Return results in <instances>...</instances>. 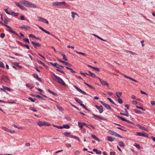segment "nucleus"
I'll use <instances>...</instances> for the list:
<instances>
[{
  "label": "nucleus",
  "instance_id": "b1692460",
  "mask_svg": "<svg viewBox=\"0 0 155 155\" xmlns=\"http://www.w3.org/2000/svg\"><path fill=\"white\" fill-rule=\"evenodd\" d=\"M108 133L112 135H114L115 136L116 134V133L111 130H109L108 131Z\"/></svg>",
  "mask_w": 155,
  "mask_h": 155
},
{
  "label": "nucleus",
  "instance_id": "a211bd4d",
  "mask_svg": "<svg viewBox=\"0 0 155 155\" xmlns=\"http://www.w3.org/2000/svg\"><path fill=\"white\" fill-rule=\"evenodd\" d=\"M61 62L63 63V64H64L65 65L69 67H71L72 66V65L71 64H69L68 62H66L64 61H61Z\"/></svg>",
  "mask_w": 155,
  "mask_h": 155
},
{
  "label": "nucleus",
  "instance_id": "473e14b6",
  "mask_svg": "<svg viewBox=\"0 0 155 155\" xmlns=\"http://www.w3.org/2000/svg\"><path fill=\"white\" fill-rule=\"evenodd\" d=\"M75 51L78 54H81V55H82L84 56H86L87 55V54H85V53H83L82 52H79V51Z\"/></svg>",
  "mask_w": 155,
  "mask_h": 155
},
{
  "label": "nucleus",
  "instance_id": "58836bf2",
  "mask_svg": "<svg viewBox=\"0 0 155 155\" xmlns=\"http://www.w3.org/2000/svg\"><path fill=\"white\" fill-rule=\"evenodd\" d=\"M12 126L13 127H15V128H18V129H22V127H18L17 126V125H15V124H13L12 125Z\"/></svg>",
  "mask_w": 155,
  "mask_h": 155
},
{
  "label": "nucleus",
  "instance_id": "c9c22d12",
  "mask_svg": "<svg viewBox=\"0 0 155 155\" xmlns=\"http://www.w3.org/2000/svg\"><path fill=\"white\" fill-rule=\"evenodd\" d=\"M11 15H12L15 17H16V16H18V15L19 14L18 13H15L14 12H12V13H11Z\"/></svg>",
  "mask_w": 155,
  "mask_h": 155
},
{
  "label": "nucleus",
  "instance_id": "6e6552de",
  "mask_svg": "<svg viewBox=\"0 0 155 155\" xmlns=\"http://www.w3.org/2000/svg\"><path fill=\"white\" fill-rule=\"evenodd\" d=\"M97 78H98L100 81L101 82V84L102 85H104L106 86H109V84L105 81L103 80L102 79L100 78H99V77Z\"/></svg>",
  "mask_w": 155,
  "mask_h": 155
},
{
  "label": "nucleus",
  "instance_id": "20e7f679",
  "mask_svg": "<svg viewBox=\"0 0 155 155\" xmlns=\"http://www.w3.org/2000/svg\"><path fill=\"white\" fill-rule=\"evenodd\" d=\"M1 79L6 83L9 84L10 83V80L9 78L5 75L2 76Z\"/></svg>",
  "mask_w": 155,
  "mask_h": 155
},
{
  "label": "nucleus",
  "instance_id": "4d7b16f0",
  "mask_svg": "<svg viewBox=\"0 0 155 155\" xmlns=\"http://www.w3.org/2000/svg\"><path fill=\"white\" fill-rule=\"evenodd\" d=\"M120 114L122 115H124V116H125L127 117H128L129 116V115L127 113V114H125V113H121V112H120Z\"/></svg>",
  "mask_w": 155,
  "mask_h": 155
},
{
  "label": "nucleus",
  "instance_id": "f704fd0d",
  "mask_svg": "<svg viewBox=\"0 0 155 155\" xmlns=\"http://www.w3.org/2000/svg\"><path fill=\"white\" fill-rule=\"evenodd\" d=\"M71 14H72V17L73 19L75 18V15H78V14L76 13L75 12H72Z\"/></svg>",
  "mask_w": 155,
  "mask_h": 155
},
{
  "label": "nucleus",
  "instance_id": "2f4dec72",
  "mask_svg": "<svg viewBox=\"0 0 155 155\" xmlns=\"http://www.w3.org/2000/svg\"><path fill=\"white\" fill-rule=\"evenodd\" d=\"M91 136L94 139L98 141L99 142L100 141V140L95 135L91 134Z\"/></svg>",
  "mask_w": 155,
  "mask_h": 155
},
{
  "label": "nucleus",
  "instance_id": "bb28decb",
  "mask_svg": "<svg viewBox=\"0 0 155 155\" xmlns=\"http://www.w3.org/2000/svg\"><path fill=\"white\" fill-rule=\"evenodd\" d=\"M119 145L121 147H124L125 146L124 143L121 141H119L118 142Z\"/></svg>",
  "mask_w": 155,
  "mask_h": 155
},
{
  "label": "nucleus",
  "instance_id": "6ab92c4d",
  "mask_svg": "<svg viewBox=\"0 0 155 155\" xmlns=\"http://www.w3.org/2000/svg\"><path fill=\"white\" fill-rule=\"evenodd\" d=\"M15 3L16 5L18 7L20 8L21 9H23L24 7L23 6H21L19 3L17 2H15Z\"/></svg>",
  "mask_w": 155,
  "mask_h": 155
},
{
  "label": "nucleus",
  "instance_id": "9d476101",
  "mask_svg": "<svg viewBox=\"0 0 155 155\" xmlns=\"http://www.w3.org/2000/svg\"><path fill=\"white\" fill-rule=\"evenodd\" d=\"M137 134L136 135L137 136H142L143 137H148L145 134L146 133L144 132H143L142 133L137 132Z\"/></svg>",
  "mask_w": 155,
  "mask_h": 155
},
{
  "label": "nucleus",
  "instance_id": "72a5a7b5",
  "mask_svg": "<svg viewBox=\"0 0 155 155\" xmlns=\"http://www.w3.org/2000/svg\"><path fill=\"white\" fill-rule=\"evenodd\" d=\"M35 97L37 98H40L42 100H46V99L45 98H44L42 97H41L40 95H36V96H35Z\"/></svg>",
  "mask_w": 155,
  "mask_h": 155
},
{
  "label": "nucleus",
  "instance_id": "052dcab7",
  "mask_svg": "<svg viewBox=\"0 0 155 155\" xmlns=\"http://www.w3.org/2000/svg\"><path fill=\"white\" fill-rule=\"evenodd\" d=\"M56 70L58 71H59V72H61V73L63 74H65V73L64 71H62L61 70H59V69H56Z\"/></svg>",
  "mask_w": 155,
  "mask_h": 155
},
{
  "label": "nucleus",
  "instance_id": "de8ad7c7",
  "mask_svg": "<svg viewBox=\"0 0 155 155\" xmlns=\"http://www.w3.org/2000/svg\"><path fill=\"white\" fill-rule=\"evenodd\" d=\"M30 109L31 110H32L35 112H36L37 111V110L34 107H30Z\"/></svg>",
  "mask_w": 155,
  "mask_h": 155
},
{
  "label": "nucleus",
  "instance_id": "5701e85b",
  "mask_svg": "<svg viewBox=\"0 0 155 155\" xmlns=\"http://www.w3.org/2000/svg\"><path fill=\"white\" fill-rule=\"evenodd\" d=\"M37 61L38 62V64L42 65L43 66H44L45 67V64L44 63L42 62L41 61L39 60L38 59H37Z\"/></svg>",
  "mask_w": 155,
  "mask_h": 155
},
{
  "label": "nucleus",
  "instance_id": "c756f323",
  "mask_svg": "<svg viewBox=\"0 0 155 155\" xmlns=\"http://www.w3.org/2000/svg\"><path fill=\"white\" fill-rule=\"evenodd\" d=\"M75 100L79 104H80L81 103H82V101H81V100H79L77 97H76L75 98Z\"/></svg>",
  "mask_w": 155,
  "mask_h": 155
},
{
  "label": "nucleus",
  "instance_id": "0eeeda50",
  "mask_svg": "<svg viewBox=\"0 0 155 155\" xmlns=\"http://www.w3.org/2000/svg\"><path fill=\"white\" fill-rule=\"evenodd\" d=\"M37 17L39 19L38 20L39 21H42L46 24H48L49 23L48 21L45 19H44L42 17L40 16H38Z\"/></svg>",
  "mask_w": 155,
  "mask_h": 155
},
{
  "label": "nucleus",
  "instance_id": "393cba45",
  "mask_svg": "<svg viewBox=\"0 0 155 155\" xmlns=\"http://www.w3.org/2000/svg\"><path fill=\"white\" fill-rule=\"evenodd\" d=\"M93 36L96 37L98 39H100V40H101V41H107L106 40L103 39L102 38H101L100 37L98 36H97L96 35H95V34H93Z\"/></svg>",
  "mask_w": 155,
  "mask_h": 155
},
{
  "label": "nucleus",
  "instance_id": "a19ab883",
  "mask_svg": "<svg viewBox=\"0 0 155 155\" xmlns=\"http://www.w3.org/2000/svg\"><path fill=\"white\" fill-rule=\"evenodd\" d=\"M61 55L63 56V59L65 60L66 61H67L68 60V59L67 58H66V56L64 54H61Z\"/></svg>",
  "mask_w": 155,
  "mask_h": 155
},
{
  "label": "nucleus",
  "instance_id": "49530a36",
  "mask_svg": "<svg viewBox=\"0 0 155 155\" xmlns=\"http://www.w3.org/2000/svg\"><path fill=\"white\" fill-rule=\"evenodd\" d=\"M118 99V102L120 104H122L123 103V100H122L120 98H119Z\"/></svg>",
  "mask_w": 155,
  "mask_h": 155
},
{
  "label": "nucleus",
  "instance_id": "5fc2aeb1",
  "mask_svg": "<svg viewBox=\"0 0 155 155\" xmlns=\"http://www.w3.org/2000/svg\"><path fill=\"white\" fill-rule=\"evenodd\" d=\"M93 69L98 72H99L100 71V69L99 68L96 67H94Z\"/></svg>",
  "mask_w": 155,
  "mask_h": 155
},
{
  "label": "nucleus",
  "instance_id": "603ef678",
  "mask_svg": "<svg viewBox=\"0 0 155 155\" xmlns=\"http://www.w3.org/2000/svg\"><path fill=\"white\" fill-rule=\"evenodd\" d=\"M135 146L138 149H140V145L137 143H136L135 145Z\"/></svg>",
  "mask_w": 155,
  "mask_h": 155
},
{
  "label": "nucleus",
  "instance_id": "c03bdc74",
  "mask_svg": "<svg viewBox=\"0 0 155 155\" xmlns=\"http://www.w3.org/2000/svg\"><path fill=\"white\" fill-rule=\"evenodd\" d=\"M107 99L110 101L113 104L116 105V104L114 103V101L110 98H107Z\"/></svg>",
  "mask_w": 155,
  "mask_h": 155
},
{
  "label": "nucleus",
  "instance_id": "1a4fd4ad",
  "mask_svg": "<svg viewBox=\"0 0 155 155\" xmlns=\"http://www.w3.org/2000/svg\"><path fill=\"white\" fill-rule=\"evenodd\" d=\"M74 87L79 92H81V93L84 94L88 95V94L87 93H86L85 92H84V91H82L78 87H77L76 86H74Z\"/></svg>",
  "mask_w": 155,
  "mask_h": 155
},
{
  "label": "nucleus",
  "instance_id": "bf43d9fd",
  "mask_svg": "<svg viewBox=\"0 0 155 155\" xmlns=\"http://www.w3.org/2000/svg\"><path fill=\"white\" fill-rule=\"evenodd\" d=\"M23 40L24 41L27 42L28 44H29L30 42L28 38L24 39Z\"/></svg>",
  "mask_w": 155,
  "mask_h": 155
},
{
  "label": "nucleus",
  "instance_id": "6e6d98bb",
  "mask_svg": "<svg viewBox=\"0 0 155 155\" xmlns=\"http://www.w3.org/2000/svg\"><path fill=\"white\" fill-rule=\"evenodd\" d=\"M53 126L55 127H57V128L58 129H62L63 128V127L62 126H58L56 125H53Z\"/></svg>",
  "mask_w": 155,
  "mask_h": 155
},
{
  "label": "nucleus",
  "instance_id": "3c124183",
  "mask_svg": "<svg viewBox=\"0 0 155 155\" xmlns=\"http://www.w3.org/2000/svg\"><path fill=\"white\" fill-rule=\"evenodd\" d=\"M63 135L66 136H68V135H69L70 134V133L68 132H65L63 134Z\"/></svg>",
  "mask_w": 155,
  "mask_h": 155
},
{
  "label": "nucleus",
  "instance_id": "7c9ffc66",
  "mask_svg": "<svg viewBox=\"0 0 155 155\" xmlns=\"http://www.w3.org/2000/svg\"><path fill=\"white\" fill-rule=\"evenodd\" d=\"M53 66L57 68L61 69V68L59 67V65L56 62H55L54 63Z\"/></svg>",
  "mask_w": 155,
  "mask_h": 155
},
{
  "label": "nucleus",
  "instance_id": "4468645a",
  "mask_svg": "<svg viewBox=\"0 0 155 155\" xmlns=\"http://www.w3.org/2000/svg\"><path fill=\"white\" fill-rule=\"evenodd\" d=\"M8 31L12 33L15 34L17 36L19 37V36L18 34V33H17L16 32L14 31L11 28H10L8 29Z\"/></svg>",
  "mask_w": 155,
  "mask_h": 155
},
{
  "label": "nucleus",
  "instance_id": "a878e982",
  "mask_svg": "<svg viewBox=\"0 0 155 155\" xmlns=\"http://www.w3.org/2000/svg\"><path fill=\"white\" fill-rule=\"evenodd\" d=\"M88 73L90 74L91 76L92 77L97 78V77H96V75L94 74L91 73L90 71H88Z\"/></svg>",
  "mask_w": 155,
  "mask_h": 155
},
{
  "label": "nucleus",
  "instance_id": "7ed1b4c3",
  "mask_svg": "<svg viewBox=\"0 0 155 155\" xmlns=\"http://www.w3.org/2000/svg\"><path fill=\"white\" fill-rule=\"evenodd\" d=\"M37 124L40 126L42 127V126H50V124L46 122H42L40 121L37 123Z\"/></svg>",
  "mask_w": 155,
  "mask_h": 155
},
{
  "label": "nucleus",
  "instance_id": "cd10ccee",
  "mask_svg": "<svg viewBox=\"0 0 155 155\" xmlns=\"http://www.w3.org/2000/svg\"><path fill=\"white\" fill-rule=\"evenodd\" d=\"M122 93H121V92H116V95L117 97L118 98H120V97L119 95L121 96L122 95Z\"/></svg>",
  "mask_w": 155,
  "mask_h": 155
},
{
  "label": "nucleus",
  "instance_id": "4be33fe9",
  "mask_svg": "<svg viewBox=\"0 0 155 155\" xmlns=\"http://www.w3.org/2000/svg\"><path fill=\"white\" fill-rule=\"evenodd\" d=\"M20 28L21 29H23V28H25L26 30H28L30 28V27L29 26L25 27V25H23L21 26L20 27Z\"/></svg>",
  "mask_w": 155,
  "mask_h": 155
},
{
  "label": "nucleus",
  "instance_id": "680f3d73",
  "mask_svg": "<svg viewBox=\"0 0 155 155\" xmlns=\"http://www.w3.org/2000/svg\"><path fill=\"white\" fill-rule=\"evenodd\" d=\"M22 46L23 47H26L28 49H29V46L27 45H24L23 44V45H22Z\"/></svg>",
  "mask_w": 155,
  "mask_h": 155
},
{
  "label": "nucleus",
  "instance_id": "f8f14e48",
  "mask_svg": "<svg viewBox=\"0 0 155 155\" xmlns=\"http://www.w3.org/2000/svg\"><path fill=\"white\" fill-rule=\"evenodd\" d=\"M65 4V2H55L53 3V5H62Z\"/></svg>",
  "mask_w": 155,
  "mask_h": 155
},
{
  "label": "nucleus",
  "instance_id": "dca6fc26",
  "mask_svg": "<svg viewBox=\"0 0 155 155\" xmlns=\"http://www.w3.org/2000/svg\"><path fill=\"white\" fill-rule=\"evenodd\" d=\"M38 27L40 29H41L43 31L45 32L46 33L48 34H50V33L49 32L45 30L44 28H43L42 27L40 26H39Z\"/></svg>",
  "mask_w": 155,
  "mask_h": 155
},
{
  "label": "nucleus",
  "instance_id": "13d9d810",
  "mask_svg": "<svg viewBox=\"0 0 155 155\" xmlns=\"http://www.w3.org/2000/svg\"><path fill=\"white\" fill-rule=\"evenodd\" d=\"M5 36V34L4 33H2L0 35V37L2 38H3Z\"/></svg>",
  "mask_w": 155,
  "mask_h": 155
},
{
  "label": "nucleus",
  "instance_id": "412c9836",
  "mask_svg": "<svg viewBox=\"0 0 155 155\" xmlns=\"http://www.w3.org/2000/svg\"><path fill=\"white\" fill-rule=\"evenodd\" d=\"M31 44L32 45H35L36 46H37V47H40L41 46V44H40L39 43H35V42H33V41H32L31 42Z\"/></svg>",
  "mask_w": 155,
  "mask_h": 155
},
{
  "label": "nucleus",
  "instance_id": "e2e57ef3",
  "mask_svg": "<svg viewBox=\"0 0 155 155\" xmlns=\"http://www.w3.org/2000/svg\"><path fill=\"white\" fill-rule=\"evenodd\" d=\"M80 153V152L79 151L77 150L75 152V154L76 155H78Z\"/></svg>",
  "mask_w": 155,
  "mask_h": 155
},
{
  "label": "nucleus",
  "instance_id": "423d86ee",
  "mask_svg": "<svg viewBox=\"0 0 155 155\" xmlns=\"http://www.w3.org/2000/svg\"><path fill=\"white\" fill-rule=\"evenodd\" d=\"M99 102L101 103L103 105H104L107 109L110 110H111L112 109L110 107L109 105L101 101H99Z\"/></svg>",
  "mask_w": 155,
  "mask_h": 155
},
{
  "label": "nucleus",
  "instance_id": "774afa93",
  "mask_svg": "<svg viewBox=\"0 0 155 155\" xmlns=\"http://www.w3.org/2000/svg\"><path fill=\"white\" fill-rule=\"evenodd\" d=\"M115 152H111L110 153V155H115Z\"/></svg>",
  "mask_w": 155,
  "mask_h": 155
},
{
  "label": "nucleus",
  "instance_id": "f3484780",
  "mask_svg": "<svg viewBox=\"0 0 155 155\" xmlns=\"http://www.w3.org/2000/svg\"><path fill=\"white\" fill-rule=\"evenodd\" d=\"M92 115L93 116H94V117H97V118H99V119H100L101 120H105V119L103 118V117H101V116H98L97 115L95 114H92Z\"/></svg>",
  "mask_w": 155,
  "mask_h": 155
},
{
  "label": "nucleus",
  "instance_id": "69168bd1",
  "mask_svg": "<svg viewBox=\"0 0 155 155\" xmlns=\"http://www.w3.org/2000/svg\"><path fill=\"white\" fill-rule=\"evenodd\" d=\"M2 129L4 130H5V131H7V129L8 128H7L6 127H4V126H2Z\"/></svg>",
  "mask_w": 155,
  "mask_h": 155
},
{
  "label": "nucleus",
  "instance_id": "79ce46f5",
  "mask_svg": "<svg viewBox=\"0 0 155 155\" xmlns=\"http://www.w3.org/2000/svg\"><path fill=\"white\" fill-rule=\"evenodd\" d=\"M84 84H85L87 86H88L89 87L91 88H92V89H94L95 88L94 87H93L92 86L89 85V84H88L86 83V82H84Z\"/></svg>",
  "mask_w": 155,
  "mask_h": 155
},
{
  "label": "nucleus",
  "instance_id": "c85d7f7f",
  "mask_svg": "<svg viewBox=\"0 0 155 155\" xmlns=\"http://www.w3.org/2000/svg\"><path fill=\"white\" fill-rule=\"evenodd\" d=\"M47 91L48 92H49L51 94H52L54 96H57V94L56 93L54 92L53 91H51L50 90L48 89Z\"/></svg>",
  "mask_w": 155,
  "mask_h": 155
},
{
  "label": "nucleus",
  "instance_id": "0e129e2a",
  "mask_svg": "<svg viewBox=\"0 0 155 155\" xmlns=\"http://www.w3.org/2000/svg\"><path fill=\"white\" fill-rule=\"evenodd\" d=\"M5 12L7 14H8V15H11V13H10L8 11L7 9H5Z\"/></svg>",
  "mask_w": 155,
  "mask_h": 155
},
{
  "label": "nucleus",
  "instance_id": "f257e3e1",
  "mask_svg": "<svg viewBox=\"0 0 155 155\" xmlns=\"http://www.w3.org/2000/svg\"><path fill=\"white\" fill-rule=\"evenodd\" d=\"M52 78L55 81L57 82L59 84L63 85L64 86H66V84L63 80L60 78L56 75L54 74H52Z\"/></svg>",
  "mask_w": 155,
  "mask_h": 155
},
{
  "label": "nucleus",
  "instance_id": "2eb2a0df",
  "mask_svg": "<svg viewBox=\"0 0 155 155\" xmlns=\"http://www.w3.org/2000/svg\"><path fill=\"white\" fill-rule=\"evenodd\" d=\"M32 76L34 78H35L36 79L38 80V81H41V79L38 77V75L36 74H32Z\"/></svg>",
  "mask_w": 155,
  "mask_h": 155
},
{
  "label": "nucleus",
  "instance_id": "9b49d317",
  "mask_svg": "<svg viewBox=\"0 0 155 155\" xmlns=\"http://www.w3.org/2000/svg\"><path fill=\"white\" fill-rule=\"evenodd\" d=\"M96 107L100 113H102L103 111V109L102 106L99 107L97 105L95 106Z\"/></svg>",
  "mask_w": 155,
  "mask_h": 155
},
{
  "label": "nucleus",
  "instance_id": "864d4df0",
  "mask_svg": "<svg viewBox=\"0 0 155 155\" xmlns=\"http://www.w3.org/2000/svg\"><path fill=\"white\" fill-rule=\"evenodd\" d=\"M0 67L2 68H5V66L4 63L3 62L0 63Z\"/></svg>",
  "mask_w": 155,
  "mask_h": 155
},
{
  "label": "nucleus",
  "instance_id": "4c0bfd02",
  "mask_svg": "<svg viewBox=\"0 0 155 155\" xmlns=\"http://www.w3.org/2000/svg\"><path fill=\"white\" fill-rule=\"evenodd\" d=\"M2 87L3 88H4V91H5V90H7L9 91H10V89L7 87H5V86H2Z\"/></svg>",
  "mask_w": 155,
  "mask_h": 155
},
{
  "label": "nucleus",
  "instance_id": "338daca9",
  "mask_svg": "<svg viewBox=\"0 0 155 155\" xmlns=\"http://www.w3.org/2000/svg\"><path fill=\"white\" fill-rule=\"evenodd\" d=\"M151 104L152 105H155V101H151Z\"/></svg>",
  "mask_w": 155,
  "mask_h": 155
},
{
  "label": "nucleus",
  "instance_id": "aec40b11",
  "mask_svg": "<svg viewBox=\"0 0 155 155\" xmlns=\"http://www.w3.org/2000/svg\"><path fill=\"white\" fill-rule=\"evenodd\" d=\"M115 139L114 138H112L110 136H108L107 137V140L108 141H109L112 142Z\"/></svg>",
  "mask_w": 155,
  "mask_h": 155
},
{
  "label": "nucleus",
  "instance_id": "09e8293b",
  "mask_svg": "<svg viewBox=\"0 0 155 155\" xmlns=\"http://www.w3.org/2000/svg\"><path fill=\"white\" fill-rule=\"evenodd\" d=\"M78 125L80 128H82L83 127V124L80 122H78Z\"/></svg>",
  "mask_w": 155,
  "mask_h": 155
},
{
  "label": "nucleus",
  "instance_id": "39448f33",
  "mask_svg": "<svg viewBox=\"0 0 155 155\" xmlns=\"http://www.w3.org/2000/svg\"><path fill=\"white\" fill-rule=\"evenodd\" d=\"M117 117L118 118L120 119V120H122L127 122V123H128L129 124H131L132 125H134V124L133 122H132L130 121V120H128L125 119V118H123L122 117H121L119 116H117Z\"/></svg>",
  "mask_w": 155,
  "mask_h": 155
},
{
  "label": "nucleus",
  "instance_id": "8fccbe9b",
  "mask_svg": "<svg viewBox=\"0 0 155 155\" xmlns=\"http://www.w3.org/2000/svg\"><path fill=\"white\" fill-rule=\"evenodd\" d=\"M136 107H137V108L138 109H141L143 111H145V110L142 107H140V106H136Z\"/></svg>",
  "mask_w": 155,
  "mask_h": 155
},
{
  "label": "nucleus",
  "instance_id": "f03ea898",
  "mask_svg": "<svg viewBox=\"0 0 155 155\" xmlns=\"http://www.w3.org/2000/svg\"><path fill=\"white\" fill-rule=\"evenodd\" d=\"M21 3L22 4L25 5V6L27 7L33 8H36V6L35 5L27 1H26L25 0H23L21 2Z\"/></svg>",
  "mask_w": 155,
  "mask_h": 155
},
{
  "label": "nucleus",
  "instance_id": "ddd939ff",
  "mask_svg": "<svg viewBox=\"0 0 155 155\" xmlns=\"http://www.w3.org/2000/svg\"><path fill=\"white\" fill-rule=\"evenodd\" d=\"M137 126L140 129H141L142 130H143L145 131H148V130L146 128H145V127L143 126H140L139 124H137Z\"/></svg>",
  "mask_w": 155,
  "mask_h": 155
},
{
  "label": "nucleus",
  "instance_id": "ea45409f",
  "mask_svg": "<svg viewBox=\"0 0 155 155\" xmlns=\"http://www.w3.org/2000/svg\"><path fill=\"white\" fill-rule=\"evenodd\" d=\"M134 111L137 114H142V113L141 111L137 109H134Z\"/></svg>",
  "mask_w": 155,
  "mask_h": 155
},
{
  "label": "nucleus",
  "instance_id": "37998d69",
  "mask_svg": "<svg viewBox=\"0 0 155 155\" xmlns=\"http://www.w3.org/2000/svg\"><path fill=\"white\" fill-rule=\"evenodd\" d=\"M63 128H66V129H69L70 128V126L68 125H64L62 127Z\"/></svg>",
  "mask_w": 155,
  "mask_h": 155
},
{
  "label": "nucleus",
  "instance_id": "e433bc0d",
  "mask_svg": "<svg viewBox=\"0 0 155 155\" xmlns=\"http://www.w3.org/2000/svg\"><path fill=\"white\" fill-rule=\"evenodd\" d=\"M28 99L32 102H34L36 99V98H34L33 99L31 97H29L28 98Z\"/></svg>",
  "mask_w": 155,
  "mask_h": 155
},
{
  "label": "nucleus",
  "instance_id": "a18cd8bd",
  "mask_svg": "<svg viewBox=\"0 0 155 155\" xmlns=\"http://www.w3.org/2000/svg\"><path fill=\"white\" fill-rule=\"evenodd\" d=\"M18 64H19V63H17V62H15L14 63V65H15V66H16L17 67H18L20 68H22L21 66L19 65Z\"/></svg>",
  "mask_w": 155,
  "mask_h": 155
}]
</instances>
